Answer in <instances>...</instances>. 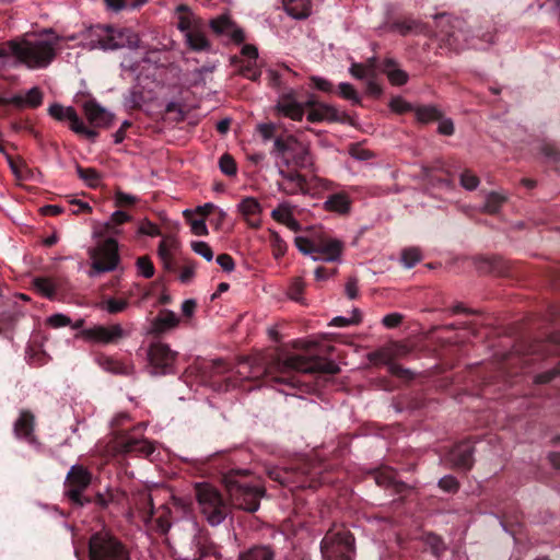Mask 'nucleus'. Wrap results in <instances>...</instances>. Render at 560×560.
<instances>
[{"mask_svg":"<svg viewBox=\"0 0 560 560\" xmlns=\"http://www.w3.org/2000/svg\"><path fill=\"white\" fill-rule=\"evenodd\" d=\"M92 47L106 49L129 48L132 56H125L121 61V68L125 79L138 80L137 73L139 67V57L137 48L140 43V36L131 28H115L110 25H94L89 30Z\"/></svg>","mask_w":560,"mask_h":560,"instance_id":"obj_1","label":"nucleus"},{"mask_svg":"<svg viewBox=\"0 0 560 560\" xmlns=\"http://www.w3.org/2000/svg\"><path fill=\"white\" fill-rule=\"evenodd\" d=\"M45 33L54 37L38 40L11 39L0 44V59L12 55L28 69L47 68L56 58L57 48L62 38L51 28L46 30Z\"/></svg>","mask_w":560,"mask_h":560,"instance_id":"obj_2","label":"nucleus"},{"mask_svg":"<svg viewBox=\"0 0 560 560\" xmlns=\"http://www.w3.org/2000/svg\"><path fill=\"white\" fill-rule=\"evenodd\" d=\"M247 469H231L223 475V483L231 504L248 513L256 512L266 489L257 481L247 480Z\"/></svg>","mask_w":560,"mask_h":560,"instance_id":"obj_3","label":"nucleus"},{"mask_svg":"<svg viewBox=\"0 0 560 560\" xmlns=\"http://www.w3.org/2000/svg\"><path fill=\"white\" fill-rule=\"evenodd\" d=\"M272 369L279 374L276 377L277 382L292 387H296L300 384L295 373H325L334 375L340 371L339 365L331 360L296 354L277 359L272 363Z\"/></svg>","mask_w":560,"mask_h":560,"instance_id":"obj_4","label":"nucleus"},{"mask_svg":"<svg viewBox=\"0 0 560 560\" xmlns=\"http://www.w3.org/2000/svg\"><path fill=\"white\" fill-rule=\"evenodd\" d=\"M172 498L170 489L164 483H148L142 487V500L150 506V516L145 524L152 530L166 534L171 528L170 509L167 501Z\"/></svg>","mask_w":560,"mask_h":560,"instance_id":"obj_5","label":"nucleus"},{"mask_svg":"<svg viewBox=\"0 0 560 560\" xmlns=\"http://www.w3.org/2000/svg\"><path fill=\"white\" fill-rule=\"evenodd\" d=\"M439 37L440 42L454 51H460L466 48H482L480 39L470 36V30L467 23L460 18H451L445 14L439 16Z\"/></svg>","mask_w":560,"mask_h":560,"instance_id":"obj_6","label":"nucleus"},{"mask_svg":"<svg viewBox=\"0 0 560 560\" xmlns=\"http://www.w3.org/2000/svg\"><path fill=\"white\" fill-rule=\"evenodd\" d=\"M355 540L345 527L330 528L320 542V551L325 560H352L355 553Z\"/></svg>","mask_w":560,"mask_h":560,"instance_id":"obj_7","label":"nucleus"},{"mask_svg":"<svg viewBox=\"0 0 560 560\" xmlns=\"http://www.w3.org/2000/svg\"><path fill=\"white\" fill-rule=\"evenodd\" d=\"M271 153L285 166L305 168L312 165L308 145L293 136L276 138Z\"/></svg>","mask_w":560,"mask_h":560,"instance_id":"obj_8","label":"nucleus"},{"mask_svg":"<svg viewBox=\"0 0 560 560\" xmlns=\"http://www.w3.org/2000/svg\"><path fill=\"white\" fill-rule=\"evenodd\" d=\"M196 498L201 513L211 526L220 525L226 517V504L217 488L209 483H198Z\"/></svg>","mask_w":560,"mask_h":560,"instance_id":"obj_9","label":"nucleus"},{"mask_svg":"<svg viewBox=\"0 0 560 560\" xmlns=\"http://www.w3.org/2000/svg\"><path fill=\"white\" fill-rule=\"evenodd\" d=\"M90 560H129L122 544L107 532L93 534L89 541Z\"/></svg>","mask_w":560,"mask_h":560,"instance_id":"obj_10","label":"nucleus"},{"mask_svg":"<svg viewBox=\"0 0 560 560\" xmlns=\"http://www.w3.org/2000/svg\"><path fill=\"white\" fill-rule=\"evenodd\" d=\"M92 482L91 471L83 465H73L70 467L63 483L65 495L72 505L83 508L91 503V498L83 495V492Z\"/></svg>","mask_w":560,"mask_h":560,"instance_id":"obj_11","label":"nucleus"},{"mask_svg":"<svg viewBox=\"0 0 560 560\" xmlns=\"http://www.w3.org/2000/svg\"><path fill=\"white\" fill-rule=\"evenodd\" d=\"M147 370L151 375H166L174 373L177 353L162 341L152 342L147 351Z\"/></svg>","mask_w":560,"mask_h":560,"instance_id":"obj_12","label":"nucleus"},{"mask_svg":"<svg viewBox=\"0 0 560 560\" xmlns=\"http://www.w3.org/2000/svg\"><path fill=\"white\" fill-rule=\"evenodd\" d=\"M48 113L52 118L59 121L68 120L69 127L73 132L84 136L89 140L94 141L98 136L96 130L90 129L84 125L73 107H63L60 104H52L49 106Z\"/></svg>","mask_w":560,"mask_h":560,"instance_id":"obj_13","label":"nucleus"},{"mask_svg":"<svg viewBox=\"0 0 560 560\" xmlns=\"http://www.w3.org/2000/svg\"><path fill=\"white\" fill-rule=\"evenodd\" d=\"M118 244L113 237H109L98 247L94 257L92 268L96 272H106L114 270L118 264Z\"/></svg>","mask_w":560,"mask_h":560,"instance_id":"obj_14","label":"nucleus"},{"mask_svg":"<svg viewBox=\"0 0 560 560\" xmlns=\"http://www.w3.org/2000/svg\"><path fill=\"white\" fill-rule=\"evenodd\" d=\"M80 336L101 343H116L118 340L125 338L127 332L118 324L112 326L95 325L82 329Z\"/></svg>","mask_w":560,"mask_h":560,"instance_id":"obj_15","label":"nucleus"},{"mask_svg":"<svg viewBox=\"0 0 560 560\" xmlns=\"http://www.w3.org/2000/svg\"><path fill=\"white\" fill-rule=\"evenodd\" d=\"M343 244L337 238H318L313 254L314 260L338 261L341 257Z\"/></svg>","mask_w":560,"mask_h":560,"instance_id":"obj_16","label":"nucleus"},{"mask_svg":"<svg viewBox=\"0 0 560 560\" xmlns=\"http://www.w3.org/2000/svg\"><path fill=\"white\" fill-rule=\"evenodd\" d=\"M408 353V349L405 345L398 342H389L380 349L370 352L368 354L369 361L374 364H395L394 360L404 357Z\"/></svg>","mask_w":560,"mask_h":560,"instance_id":"obj_17","label":"nucleus"},{"mask_svg":"<svg viewBox=\"0 0 560 560\" xmlns=\"http://www.w3.org/2000/svg\"><path fill=\"white\" fill-rule=\"evenodd\" d=\"M474 446L465 441L456 444L448 453L447 460L454 468L469 470L474 464Z\"/></svg>","mask_w":560,"mask_h":560,"instance_id":"obj_18","label":"nucleus"},{"mask_svg":"<svg viewBox=\"0 0 560 560\" xmlns=\"http://www.w3.org/2000/svg\"><path fill=\"white\" fill-rule=\"evenodd\" d=\"M179 324V317L170 310H161L159 314L149 322L148 335L160 336L166 334Z\"/></svg>","mask_w":560,"mask_h":560,"instance_id":"obj_19","label":"nucleus"},{"mask_svg":"<svg viewBox=\"0 0 560 560\" xmlns=\"http://www.w3.org/2000/svg\"><path fill=\"white\" fill-rule=\"evenodd\" d=\"M35 416L30 410H21L19 418L13 424V432L16 439H23L30 444H35L37 439L34 434Z\"/></svg>","mask_w":560,"mask_h":560,"instance_id":"obj_20","label":"nucleus"},{"mask_svg":"<svg viewBox=\"0 0 560 560\" xmlns=\"http://www.w3.org/2000/svg\"><path fill=\"white\" fill-rule=\"evenodd\" d=\"M211 30L218 35H224L236 44H241L245 39L242 28L237 27L228 15H220L210 21Z\"/></svg>","mask_w":560,"mask_h":560,"instance_id":"obj_21","label":"nucleus"},{"mask_svg":"<svg viewBox=\"0 0 560 560\" xmlns=\"http://www.w3.org/2000/svg\"><path fill=\"white\" fill-rule=\"evenodd\" d=\"M279 175L283 182L279 184V190L285 195L292 196L306 192V178L296 171L285 172L279 170Z\"/></svg>","mask_w":560,"mask_h":560,"instance_id":"obj_22","label":"nucleus"},{"mask_svg":"<svg viewBox=\"0 0 560 560\" xmlns=\"http://www.w3.org/2000/svg\"><path fill=\"white\" fill-rule=\"evenodd\" d=\"M83 109L89 122L93 127H107L113 119L112 114L94 100L86 101Z\"/></svg>","mask_w":560,"mask_h":560,"instance_id":"obj_23","label":"nucleus"},{"mask_svg":"<svg viewBox=\"0 0 560 560\" xmlns=\"http://www.w3.org/2000/svg\"><path fill=\"white\" fill-rule=\"evenodd\" d=\"M351 207L352 200L345 191L329 195L323 203L324 210L335 212L339 215L349 214L351 212Z\"/></svg>","mask_w":560,"mask_h":560,"instance_id":"obj_24","label":"nucleus"},{"mask_svg":"<svg viewBox=\"0 0 560 560\" xmlns=\"http://www.w3.org/2000/svg\"><path fill=\"white\" fill-rule=\"evenodd\" d=\"M345 114L340 113L335 106L320 103L311 109L307 114V120L311 122L319 121H341Z\"/></svg>","mask_w":560,"mask_h":560,"instance_id":"obj_25","label":"nucleus"},{"mask_svg":"<svg viewBox=\"0 0 560 560\" xmlns=\"http://www.w3.org/2000/svg\"><path fill=\"white\" fill-rule=\"evenodd\" d=\"M177 18V27L183 33H188L196 28H201V21L192 13L190 8L186 4H179L175 9Z\"/></svg>","mask_w":560,"mask_h":560,"instance_id":"obj_26","label":"nucleus"},{"mask_svg":"<svg viewBox=\"0 0 560 560\" xmlns=\"http://www.w3.org/2000/svg\"><path fill=\"white\" fill-rule=\"evenodd\" d=\"M194 535H192V548L190 551H186L184 549L178 551V556L182 560H201L208 555V550L206 548L205 541L200 536H197V525L196 523L190 524Z\"/></svg>","mask_w":560,"mask_h":560,"instance_id":"obj_27","label":"nucleus"},{"mask_svg":"<svg viewBox=\"0 0 560 560\" xmlns=\"http://www.w3.org/2000/svg\"><path fill=\"white\" fill-rule=\"evenodd\" d=\"M115 450L119 453L131 454L140 451V439L136 433L121 432L114 441Z\"/></svg>","mask_w":560,"mask_h":560,"instance_id":"obj_28","label":"nucleus"},{"mask_svg":"<svg viewBox=\"0 0 560 560\" xmlns=\"http://www.w3.org/2000/svg\"><path fill=\"white\" fill-rule=\"evenodd\" d=\"M382 71L387 75L388 81L393 85H404L409 79L408 73L400 69L398 62L392 58L383 61Z\"/></svg>","mask_w":560,"mask_h":560,"instance_id":"obj_29","label":"nucleus"},{"mask_svg":"<svg viewBox=\"0 0 560 560\" xmlns=\"http://www.w3.org/2000/svg\"><path fill=\"white\" fill-rule=\"evenodd\" d=\"M284 11L295 20H304L311 15V0H283Z\"/></svg>","mask_w":560,"mask_h":560,"instance_id":"obj_30","label":"nucleus"},{"mask_svg":"<svg viewBox=\"0 0 560 560\" xmlns=\"http://www.w3.org/2000/svg\"><path fill=\"white\" fill-rule=\"evenodd\" d=\"M276 108L283 116L296 121H301L304 116L303 105L290 97L281 98Z\"/></svg>","mask_w":560,"mask_h":560,"instance_id":"obj_31","label":"nucleus"},{"mask_svg":"<svg viewBox=\"0 0 560 560\" xmlns=\"http://www.w3.org/2000/svg\"><path fill=\"white\" fill-rule=\"evenodd\" d=\"M275 550L269 545H255L240 552L238 560H273Z\"/></svg>","mask_w":560,"mask_h":560,"instance_id":"obj_32","label":"nucleus"},{"mask_svg":"<svg viewBox=\"0 0 560 560\" xmlns=\"http://www.w3.org/2000/svg\"><path fill=\"white\" fill-rule=\"evenodd\" d=\"M33 287L40 295L49 300H54L56 299L59 284L55 279L48 277H36L33 279Z\"/></svg>","mask_w":560,"mask_h":560,"instance_id":"obj_33","label":"nucleus"},{"mask_svg":"<svg viewBox=\"0 0 560 560\" xmlns=\"http://www.w3.org/2000/svg\"><path fill=\"white\" fill-rule=\"evenodd\" d=\"M389 31L398 33L401 36L409 34H419L423 31V25L420 21L413 19H406L402 21L393 22L389 25Z\"/></svg>","mask_w":560,"mask_h":560,"instance_id":"obj_34","label":"nucleus"},{"mask_svg":"<svg viewBox=\"0 0 560 560\" xmlns=\"http://www.w3.org/2000/svg\"><path fill=\"white\" fill-rule=\"evenodd\" d=\"M130 219L131 217L128 212L124 210L115 211L110 219L104 224V233L109 236L118 235L121 232L120 226L124 223L129 222Z\"/></svg>","mask_w":560,"mask_h":560,"instance_id":"obj_35","label":"nucleus"},{"mask_svg":"<svg viewBox=\"0 0 560 560\" xmlns=\"http://www.w3.org/2000/svg\"><path fill=\"white\" fill-rule=\"evenodd\" d=\"M185 38L186 43L192 50L201 51L210 48V44L201 32V28H196L186 33Z\"/></svg>","mask_w":560,"mask_h":560,"instance_id":"obj_36","label":"nucleus"},{"mask_svg":"<svg viewBox=\"0 0 560 560\" xmlns=\"http://www.w3.org/2000/svg\"><path fill=\"white\" fill-rule=\"evenodd\" d=\"M416 118L422 124L440 120L442 113L435 106H419L416 108Z\"/></svg>","mask_w":560,"mask_h":560,"instance_id":"obj_37","label":"nucleus"},{"mask_svg":"<svg viewBox=\"0 0 560 560\" xmlns=\"http://www.w3.org/2000/svg\"><path fill=\"white\" fill-rule=\"evenodd\" d=\"M97 362L105 371L122 375H127L129 373V368L127 365L110 357L101 355L97 358Z\"/></svg>","mask_w":560,"mask_h":560,"instance_id":"obj_38","label":"nucleus"},{"mask_svg":"<svg viewBox=\"0 0 560 560\" xmlns=\"http://www.w3.org/2000/svg\"><path fill=\"white\" fill-rule=\"evenodd\" d=\"M77 174L89 187L95 188L100 185L101 182V175L100 173L93 168V167H82L81 165L77 164Z\"/></svg>","mask_w":560,"mask_h":560,"instance_id":"obj_39","label":"nucleus"},{"mask_svg":"<svg viewBox=\"0 0 560 560\" xmlns=\"http://www.w3.org/2000/svg\"><path fill=\"white\" fill-rule=\"evenodd\" d=\"M293 206L283 201L271 211V218L281 224H285L293 217Z\"/></svg>","mask_w":560,"mask_h":560,"instance_id":"obj_40","label":"nucleus"},{"mask_svg":"<svg viewBox=\"0 0 560 560\" xmlns=\"http://www.w3.org/2000/svg\"><path fill=\"white\" fill-rule=\"evenodd\" d=\"M504 201V196H501L498 192H490L486 197V202L482 206V211L490 214H494L500 210Z\"/></svg>","mask_w":560,"mask_h":560,"instance_id":"obj_41","label":"nucleus"},{"mask_svg":"<svg viewBox=\"0 0 560 560\" xmlns=\"http://www.w3.org/2000/svg\"><path fill=\"white\" fill-rule=\"evenodd\" d=\"M238 210L245 218L248 219L249 217L260 213L261 208L257 199L247 197L240 202Z\"/></svg>","mask_w":560,"mask_h":560,"instance_id":"obj_42","label":"nucleus"},{"mask_svg":"<svg viewBox=\"0 0 560 560\" xmlns=\"http://www.w3.org/2000/svg\"><path fill=\"white\" fill-rule=\"evenodd\" d=\"M108 11L118 13L126 9H135L140 4V0H103Z\"/></svg>","mask_w":560,"mask_h":560,"instance_id":"obj_43","label":"nucleus"},{"mask_svg":"<svg viewBox=\"0 0 560 560\" xmlns=\"http://www.w3.org/2000/svg\"><path fill=\"white\" fill-rule=\"evenodd\" d=\"M361 313L358 308H354L352 311V316L351 317H345V316H336L331 319L330 322V326H336V327H347V326H350V325H357L361 322Z\"/></svg>","mask_w":560,"mask_h":560,"instance_id":"obj_44","label":"nucleus"},{"mask_svg":"<svg viewBox=\"0 0 560 560\" xmlns=\"http://www.w3.org/2000/svg\"><path fill=\"white\" fill-rule=\"evenodd\" d=\"M421 258V253L416 247L406 248L401 253V262L406 268H412Z\"/></svg>","mask_w":560,"mask_h":560,"instance_id":"obj_45","label":"nucleus"},{"mask_svg":"<svg viewBox=\"0 0 560 560\" xmlns=\"http://www.w3.org/2000/svg\"><path fill=\"white\" fill-rule=\"evenodd\" d=\"M135 303L133 301H128L125 298L118 299H108L104 302V308L110 314H117L126 310V307Z\"/></svg>","mask_w":560,"mask_h":560,"instance_id":"obj_46","label":"nucleus"},{"mask_svg":"<svg viewBox=\"0 0 560 560\" xmlns=\"http://www.w3.org/2000/svg\"><path fill=\"white\" fill-rule=\"evenodd\" d=\"M270 243L272 246L275 258L278 259L287 253V243L283 241V238L279 235L278 232L270 231Z\"/></svg>","mask_w":560,"mask_h":560,"instance_id":"obj_47","label":"nucleus"},{"mask_svg":"<svg viewBox=\"0 0 560 560\" xmlns=\"http://www.w3.org/2000/svg\"><path fill=\"white\" fill-rule=\"evenodd\" d=\"M339 94L345 100L351 101L353 104H361V97L359 96L354 86L348 82H342L339 84Z\"/></svg>","mask_w":560,"mask_h":560,"instance_id":"obj_48","label":"nucleus"},{"mask_svg":"<svg viewBox=\"0 0 560 560\" xmlns=\"http://www.w3.org/2000/svg\"><path fill=\"white\" fill-rule=\"evenodd\" d=\"M459 183L463 188L466 190H475L480 180L476 174H474L470 170H465L459 177Z\"/></svg>","mask_w":560,"mask_h":560,"instance_id":"obj_49","label":"nucleus"},{"mask_svg":"<svg viewBox=\"0 0 560 560\" xmlns=\"http://www.w3.org/2000/svg\"><path fill=\"white\" fill-rule=\"evenodd\" d=\"M219 167L228 176H234L237 172L236 163L230 154H223L220 158Z\"/></svg>","mask_w":560,"mask_h":560,"instance_id":"obj_50","label":"nucleus"},{"mask_svg":"<svg viewBox=\"0 0 560 560\" xmlns=\"http://www.w3.org/2000/svg\"><path fill=\"white\" fill-rule=\"evenodd\" d=\"M349 72L353 78H355L358 80L373 78L371 75V66H364L361 62H352L349 68Z\"/></svg>","mask_w":560,"mask_h":560,"instance_id":"obj_51","label":"nucleus"},{"mask_svg":"<svg viewBox=\"0 0 560 560\" xmlns=\"http://www.w3.org/2000/svg\"><path fill=\"white\" fill-rule=\"evenodd\" d=\"M25 103L27 107L37 108L43 103V93L42 91L35 86L31 89L25 95Z\"/></svg>","mask_w":560,"mask_h":560,"instance_id":"obj_52","label":"nucleus"},{"mask_svg":"<svg viewBox=\"0 0 560 560\" xmlns=\"http://www.w3.org/2000/svg\"><path fill=\"white\" fill-rule=\"evenodd\" d=\"M192 250L203 257L207 261H211L213 258V252L208 243L206 242H192L191 243Z\"/></svg>","mask_w":560,"mask_h":560,"instance_id":"obj_53","label":"nucleus"},{"mask_svg":"<svg viewBox=\"0 0 560 560\" xmlns=\"http://www.w3.org/2000/svg\"><path fill=\"white\" fill-rule=\"evenodd\" d=\"M316 242H317V240H308L303 236H296L294 238L295 246L298 247V249L301 253H303L305 255L313 254V252L315 249Z\"/></svg>","mask_w":560,"mask_h":560,"instance_id":"obj_54","label":"nucleus"},{"mask_svg":"<svg viewBox=\"0 0 560 560\" xmlns=\"http://www.w3.org/2000/svg\"><path fill=\"white\" fill-rule=\"evenodd\" d=\"M240 73L252 81H256L260 77V71L256 67V63L253 62V60L247 61L246 65L242 66Z\"/></svg>","mask_w":560,"mask_h":560,"instance_id":"obj_55","label":"nucleus"},{"mask_svg":"<svg viewBox=\"0 0 560 560\" xmlns=\"http://www.w3.org/2000/svg\"><path fill=\"white\" fill-rule=\"evenodd\" d=\"M439 487L446 492H456L459 488V483L455 477L447 475L439 480Z\"/></svg>","mask_w":560,"mask_h":560,"instance_id":"obj_56","label":"nucleus"},{"mask_svg":"<svg viewBox=\"0 0 560 560\" xmlns=\"http://www.w3.org/2000/svg\"><path fill=\"white\" fill-rule=\"evenodd\" d=\"M47 324L52 328H60L71 325V319L65 314H54L47 318Z\"/></svg>","mask_w":560,"mask_h":560,"instance_id":"obj_57","label":"nucleus"},{"mask_svg":"<svg viewBox=\"0 0 560 560\" xmlns=\"http://www.w3.org/2000/svg\"><path fill=\"white\" fill-rule=\"evenodd\" d=\"M11 129L14 132L26 131L27 133H30L31 136H33L37 140H39V138H40L39 132L32 125H30L28 122L13 121L11 124Z\"/></svg>","mask_w":560,"mask_h":560,"instance_id":"obj_58","label":"nucleus"},{"mask_svg":"<svg viewBox=\"0 0 560 560\" xmlns=\"http://www.w3.org/2000/svg\"><path fill=\"white\" fill-rule=\"evenodd\" d=\"M125 105L135 109L140 107V92L138 85L132 86L128 95H126Z\"/></svg>","mask_w":560,"mask_h":560,"instance_id":"obj_59","label":"nucleus"},{"mask_svg":"<svg viewBox=\"0 0 560 560\" xmlns=\"http://www.w3.org/2000/svg\"><path fill=\"white\" fill-rule=\"evenodd\" d=\"M137 201V198L135 196L128 195L122 191H117L115 195V205L118 208L129 207L135 205Z\"/></svg>","mask_w":560,"mask_h":560,"instance_id":"obj_60","label":"nucleus"},{"mask_svg":"<svg viewBox=\"0 0 560 560\" xmlns=\"http://www.w3.org/2000/svg\"><path fill=\"white\" fill-rule=\"evenodd\" d=\"M389 107L393 112L402 114L411 109V106L409 103H407L402 97H394L389 102Z\"/></svg>","mask_w":560,"mask_h":560,"instance_id":"obj_61","label":"nucleus"},{"mask_svg":"<svg viewBox=\"0 0 560 560\" xmlns=\"http://www.w3.org/2000/svg\"><path fill=\"white\" fill-rule=\"evenodd\" d=\"M217 264L226 272H231L235 268L234 260L229 254H220L217 257Z\"/></svg>","mask_w":560,"mask_h":560,"instance_id":"obj_62","label":"nucleus"},{"mask_svg":"<svg viewBox=\"0 0 560 560\" xmlns=\"http://www.w3.org/2000/svg\"><path fill=\"white\" fill-rule=\"evenodd\" d=\"M404 316L400 313H390L383 317L382 323L387 328H395L401 324Z\"/></svg>","mask_w":560,"mask_h":560,"instance_id":"obj_63","label":"nucleus"},{"mask_svg":"<svg viewBox=\"0 0 560 560\" xmlns=\"http://www.w3.org/2000/svg\"><path fill=\"white\" fill-rule=\"evenodd\" d=\"M196 264L188 262L179 273V280L182 283H189L195 277Z\"/></svg>","mask_w":560,"mask_h":560,"instance_id":"obj_64","label":"nucleus"}]
</instances>
